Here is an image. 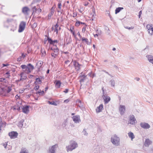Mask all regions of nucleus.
Wrapping results in <instances>:
<instances>
[{
  "label": "nucleus",
  "mask_w": 153,
  "mask_h": 153,
  "mask_svg": "<svg viewBox=\"0 0 153 153\" xmlns=\"http://www.w3.org/2000/svg\"><path fill=\"white\" fill-rule=\"evenodd\" d=\"M83 133L85 135L87 136L88 135V133L86 131L85 129H84L83 131H82Z\"/></svg>",
  "instance_id": "6e6d98bb"
},
{
  "label": "nucleus",
  "mask_w": 153,
  "mask_h": 153,
  "mask_svg": "<svg viewBox=\"0 0 153 153\" xmlns=\"http://www.w3.org/2000/svg\"><path fill=\"white\" fill-rule=\"evenodd\" d=\"M37 26V24L36 23H34L32 25V27L33 28H35Z\"/></svg>",
  "instance_id": "09e8293b"
},
{
  "label": "nucleus",
  "mask_w": 153,
  "mask_h": 153,
  "mask_svg": "<svg viewBox=\"0 0 153 153\" xmlns=\"http://www.w3.org/2000/svg\"><path fill=\"white\" fill-rule=\"evenodd\" d=\"M26 66L27 70V74L30 73L31 71L34 68V66L30 63L28 64Z\"/></svg>",
  "instance_id": "ddd939ff"
},
{
  "label": "nucleus",
  "mask_w": 153,
  "mask_h": 153,
  "mask_svg": "<svg viewBox=\"0 0 153 153\" xmlns=\"http://www.w3.org/2000/svg\"><path fill=\"white\" fill-rule=\"evenodd\" d=\"M36 81L34 82V84L36 85L40 84L42 83V81L39 78H36Z\"/></svg>",
  "instance_id": "bb28decb"
},
{
  "label": "nucleus",
  "mask_w": 153,
  "mask_h": 153,
  "mask_svg": "<svg viewBox=\"0 0 153 153\" xmlns=\"http://www.w3.org/2000/svg\"><path fill=\"white\" fill-rule=\"evenodd\" d=\"M45 36L47 37V40L48 41V42L50 43V45H55L54 44L55 43H58L59 42V41L57 40H53L49 36H47V35H45Z\"/></svg>",
  "instance_id": "0eeeda50"
},
{
  "label": "nucleus",
  "mask_w": 153,
  "mask_h": 153,
  "mask_svg": "<svg viewBox=\"0 0 153 153\" xmlns=\"http://www.w3.org/2000/svg\"><path fill=\"white\" fill-rule=\"evenodd\" d=\"M41 54L42 56H45L46 55V52L44 48H41Z\"/></svg>",
  "instance_id": "2f4dec72"
},
{
  "label": "nucleus",
  "mask_w": 153,
  "mask_h": 153,
  "mask_svg": "<svg viewBox=\"0 0 153 153\" xmlns=\"http://www.w3.org/2000/svg\"><path fill=\"white\" fill-rule=\"evenodd\" d=\"M8 135L10 138L15 139L17 137L18 133L16 131H13L9 132Z\"/></svg>",
  "instance_id": "423d86ee"
},
{
  "label": "nucleus",
  "mask_w": 153,
  "mask_h": 153,
  "mask_svg": "<svg viewBox=\"0 0 153 153\" xmlns=\"http://www.w3.org/2000/svg\"><path fill=\"white\" fill-rule=\"evenodd\" d=\"M81 109H83L84 108L83 103L80 104H76Z\"/></svg>",
  "instance_id": "ea45409f"
},
{
  "label": "nucleus",
  "mask_w": 153,
  "mask_h": 153,
  "mask_svg": "<svg viewBox=\"0 0 153 153\" xmlns=\"http://www.w3.org/2000/svg\"><path fill=\"white\" fill-rule=\"evenodd\" d=\"M33 11H36L37 10V8H36V7L35 6H34L33 7Z\"/></svg>",
  "instance_id": "338daca9"
},
{
  "label": "nucleus",
  "mask_w": 153,
  "mask_h": 153,
  "mask_svg": "<svg viewBox=\"0 0 153 153\" xmlns=\"http://www.w3.org/2000/svg\"><path fill=\"white\" fill-rule=\"evenodd\" d=\"M22 58L21 56H20L19 58H18L17 61H20L22 60Z\"/></svg>",
  "instance_id": "e2e57ef3"
},
{
  "label": "nucleus",
  "mask_w": 153,
  "mask_h": 153,
  "mask_svg": "<svg viewBox=\"0 0 153 153\" xmlns=\"http://www.w3.org/2000/svg\"><path fill=\"white\" fill-rule=\"evenodd\" d=\"M129 118V123L131 125H134L137 123V121L133 115H130Z\"/></svg>",
  "instance_id": "39448f33"
},
{
  "label": "nucleus",
  "mask_w": 153,
  "mask_h": 153,
  "mask_svg": "<svg viewBox=\"0 0 153 153\" xmlns=\"http://www.w3.org/2000/svg\"><path fill=\"white\" fill-rule=\"evenodd\" d=\"M41 1V0H33L31 3L32 4H34L35 3H38Z\"/></svg>",
  "instance_id": "49530a36"
},
{
  "label": "nucleus",
  "mask_w": 153,
  "mask_h": 153,
  "mask_svg": "<svg viewBox=\"0 0 153 153\" xmlns=\"http://www.w3.org/2000/svg\"><path fill=\"white\" fill-rule=\"evenodd\" d=\"M1 92H5L6 91L7 92V90L5 88H1Z\"/></svg>",
  "instance_id": "de8ad7c7"
},
{
  "label": "nucleus",
  "mask_w": 153,
  "mask_h": 153,
  "mask_svg": "<svg viewBox=\"0 0 153 153\" xmlns=\"http://www.w3.org/2000/svg\"><path fill=\"white\" fill-rule=\"evenodd\" d=\"M146 57L149 62L153 64V56L151 55H148L146 56Z\"/></svg>",
  "instance_id": "5701e85b"
},
{
  "label": "nucleus",
  "mask_w": 153,
  "mask_h": 153,
  "mask_svg": "<svg viewBox=\"0 0 153 153\" xmlns=\"http://www.w3.org/2000/svg\"><path fill=\"white\" fill-rule=\"evenodd\" d=\"M76 104H80V103H82V101L81 100H77L76 101Z\"/></svg>",
  "instance_id": "13d9d810"
},
{
  "label": "nucleus",
  "mask_w": 153,
  "mask_h": 153,
  "mask_svg": "<svg viewBox=\"0 0 153 153\" xmlns=\"http://www.w3.org/2000/svg\"><path fill=\"white\" fill-rule=\"evenodd\" d=\"M88 75L92 78L96 76V74L94 73H93L92 71H91L89 73Z\"/></svg>",
  "instance_id": "f704fd0d"
},
{
  "label": "nucleus",
  "mask_w": 153,
  "mask_h": 153,
  "mask_svg": "<svg viewBox=\"0 0 153 153\" xmlns=\"http://www.w3.org/2000/svg\"><path fill=\"white\" fill-rule=\"evenodd\" d=\"M26 25L25 22L22 21L20 23L19 25L18 32L19 33L22 32L25 29Z\"/></svg>",
  "instance_id": "20e7f679"
},
{
  "label": "nucleus",
  "mask_w": 153,
  "mask_h": 153,
  "mask_svg": "<svg viewBox=\"0 0 153 153\" xmlns=\"http://www.w3.org/2000/svg\"><path fill=\"white\" fill-rule=\"evenodd\" d=\"M78 147L77 143L74 141H71L70 142V145L66 146V148L68 152L71 151Z\"/></svg>",
  "instance_id": "f257e3e1"
},
{
  "label": "nucleus",
  "mask_w": 153,
  "mask_h": 153,
  "mask_svg": "<svg viewBox=\"0 0 153 153\" xmlns=\"http://www.w3.org/2000/svg\"><path fill=\"white\" fill-rule=\"evenodd\" d=\"M81 75L79 77H81V78L79 80V82L81 83L83 82H85L86 78L87 76H86L84 74H82V73H81Z\"/></svg>",
  "instance_id": "a211bd4d"
},
{
  "label": "nucleus",
  "mask_w": 153,
  "mask_h": 153,
  "mask_svg": "<svg viewBox=\"0 0 153 153\" xmlns=\"http://www.w3.org/2000/svg\"><path fill=\"white\" fill-rule=\"evenodd\" d=\"M54 7H53L51 9L50 13L48 16V20H50L51 19V16L53 15L54 12Z\"/></svg>",
  "instance_id": "6ab92c4d"
},
{
  "label": "nucleus",
  "mask_w": 153,
  "mask_h": 153,
  "mask_svg": "<svg viewBox=\"0 0 153 153\" xmlns=\"http://www.w3.org/2000/svg\"><path fill=\"white\" fill-rule=\"evenodd\" d=\"M86 26H84L82 28V32H83V33H84L85 30H86Z\"/></svg>",
  "instance_id": "bf43d9fd"
},
{
  "label": "nucleus",
  "mask_w": 153,
  "mask_h": 153,
  "mask_svg": "<svg viewBox=\"0 0 153 153\" xmlns=\"http://www.w3.org/2000/svg\"><path fill=\"white\" fill-rule=\"evenodd\" d=\"M7 81L5 78L2 77L0 78V82H6Z\"/></svg>",
  "instance_id": "c03bdc74"
},
{
  "label": "nucleus",
  "mask_w": 153,
  "mask_h": 153,
  "mask_svg": "<svg viewBox=\"0 0 153 153\" xmlns=\"http://www.w3.org/2000/svg\"><path fill=\"white\" fill-rule=\"evenodd\" d=\"M24 121V119H22L18 123V126L20 128L23 127V123Z\"/></svg>",
  "instance_id": "c756f323"
},
{
  "label": "nucleus",
  "mask_w": 153,
  "mask_h": 153,
  "mask_svg": "<svg viewBox=\"0 0 153 153\" xmlns=\"http://www.w3.org/2000/svg\"><path fill=\"white\" fill-rule=\"evenodd\" d=\"M92 12H93V13L92 15V16L93 17L94 16H96V13H95V10L94 9H92Z\"/></svg>",
  "instance_id": "864d4df0"
},
{
  "label": "nucleus",
  "mask_w": 153,
  "mask_h": 153,
  "mask_svg": "<svg viewBox=\"0 0 153 153\" xmlns=\"http://www.w3.org/2000/svg\"><path fill=\"white\" fill-rule=\"evenodd\" d=\"M69 90L68 89H66L65 90V91H64V92L66 93L68 92Z\"/></svg>",
  "instance_id": "774afa93"
},
{
  "label": "nucleus",
  "mask_w": 153,
  "mask_h": 153,
  "mask_svg": "<svg viewBox=\"0 0 153 153\" xmlns=\"http://www.w3.org/2000/svg\"><path fill=\"white\" fill-rule=\"evenodd\" d=\"M57 146L58 145L57 144L53 146L51 148H50L49 153H55V151Z\"/></svg>",
  "instance_id": "dca6fc26"
},
{
  "label": "nucleus",
  "mask_w": 153,
  "mask_h": 153,
  "mask_svg": "<svg viewBox=\"0 0 153 153\" xmlns=\"http://www.w3.org/2000/svg\"><path fill=\"white\" fill-rule=\"evenodd\" d=\"M39 92L40 96H42L44 95V92L43 90L41 91V90L40 89Z\"/></svg>",
  "instance_id": "603ef678"
},
{
  "label": "nucleus",
  "mask_w": 153,
  "mask_h": 153,
  "mask_svg": "<svg viewBox=\"0 0 153 153\" xmlns=\"http://www.w3.org/2000/svg\"><path fill=\"white\" fill-rule=\"evenodd\" d=\"M152 141L149 139H146L145 141L144 145L145 146L148 147L150 145L152 144Z\"/></svg>",
  "instance_id": "412c9836"
},
{
  "label": "nucleus",
  "mask_w": 153,
  "mask_h": 153,
  "mask_svg": "<svg viewBox=\"0 0 153 153\" xmlns=\"http://www.w3.org/2000/svg\"><path fill=\"white\" fill-rule=\"evenodd\" d=\"M13 20L12 19H7L6 21L4 22V27H8V25H10V23L13 21Z\"/></svg>",
  "instance_id": "f8f14e48"
},
{
  "label": "nucleus",
  "mask_w": 153,
  "mask_h": 153,
  "mask_svg": "<svg viewBox=\"0 0 153 153\" xmlns=\"http://www.w3.org/2000/svg\"><path fill=\"white\" fill-rule=\"evenodd\" d=\"M20 153H28V152L25 148H22Z\"/></svg>",
  "instance_id": "58836bf2"
},
{
  "label": "nucleus",
  "mask_w": 153,
  "mask_h": 153,
  "mask_svg": "<svg viewBox=\"0 0 153 153\" xmlns=\"http://www.w3.org/2000/svg\"><path fill=\"white\" fill-rule=\"evenodd\" d=\"M72 119L74 122L76 123H79L81 121L80 116L78 115L73 116L72 117Z\"/></svg>",
  "instance_id": "6e6552de"
},
{
  "label": "nucleus",
  "mask_w": 153,
  "mask_h": 153,
  "mask_svg": "<svg viewBox=\"0 0 153 153\" xmlns=\"http://www.w3.org/2000/svg\"><path fill=\"white\" fill-rule=\"evenodd\" d=\"M21 68L23 69V71L26 74H27V66L26 65H22L21 66Z\"/></svg>",
  "instance_id": "cd10ccee"
},
{
  "label": "nucleus",
  "mask_w": 153,
  "mask_h": 153,
  "mask_svg": "<svg viewBox=\"0 0 153 153\" xmlns=\"http://www.w3.org/2000/svg\"><path fill=\"white\" fill-rule=\"evenodd\" d=\"M29 106L26 105L22 108V111L25 114H27L28 113L29 110Z\"/></svg>",
  "instance_id": "aec40b11"
},
{
  "label": "nucleus",
  "mask_w": 153,
  "mask_h": 153,
  "mask_svg": "<svg viewBox=\"0 0 153 153\" xmlns=\"http://www.w3.org/2000/svg\"><path fill=\"white\" fill-rule=\"evenodd\" d=\"M81 39L82 41V42H85L87 44V45H90L91 44V42H88V39L84 37H82L81 38Z\"/></svg>",
  "instance_id": "b1692460"
},
{
  "label": "nucleus",
  "mask_w": 153,
  "mask_h": 153,
  "mask_svg": "<svg viewBox=\"0 0 153 153\" xmlns=\"http://www.w3.org/2000/svg\"><path fill=\"white\" fill-rule=\"evenodd\" d=\"M74 28L73 26H71L70 27V31L71 33L73 32V30H74Z\"/></svg>",
  "instance_id": "052dcab7"
},
{
  "label": "nucleus",
  "mask_w": 153,
  "mask_h": 153,
  "mask_svg": "<svg viewBox=\"0 0 153 153\" xmlns=\"http://www.w3.org/2000/svg\"><path fill=\"white\" fill-rule=\"evenodd\" d=\"M61 84V82H60V81H56L55 86L56 87V88H59L60 87Z\"/></svg>",
  "instance_id": "7c9ffc66"
},
{
  "label": "nucleus",
  "mask_w": 153,
  "mask_h": 153,
  "mask_svg": "<svg viewBox=\"0 0 153 153\" xmlns=\"http://www.w3.org/2000/svg\"><path fill=\"white\" fill-rule=\"evenodd\" d=\"M58 54H56V53H54V52H53L51 53V55L54 58H56V56H58Z\"/></svg>",
  "instance_id": "37998d69"
},
{
  "label": "nucleus",
  "mask_w": 153,
  "mask_h": 153,
  "mask_svg": "<svg viewBox=\"0 0 153 153\" xmlns=\"http://www.w3.org/2000/svg\"><path fill=\"white\" fill-rule=\"evenodd\" d=\"M58 8L60 10H58L57 12L58 13L60 12L61 14L63 13L62 12H63V10H61L62 4L60 2H59L58 3Z\"/></svg>",
  "instance_id": "393cba45"
},
{
  "label": "nucleus",
  "mask_w": 153,
  "mask_h": 153,
  "mask_svg": "<svg viewBox=\"0 0 153 153\" xmlns=\"http://www.w3.org/2000/svg\"><path fill=\"white\" fill-rule=\"evenodd\" d=\"M73 65L74 66L75 69L76 71H78L80 69V66L81 65L77 62L74 61H73Z\"/></svg>",
  "instance_id": "2eb2a0df"
},
{
  "label": "nucleus",
  "mask_w": 153,
  "mask_h": 153,
  "mask_svg": "<svg viewBox=\"0 0 153 153\" xmlns=\"http://www.w3.org/2000/svg\"><path fill=\"white\" fill-rule=\"evenodd\" d=\"M102 89L103 94V95L102 96V97L104 100L105 103V104H107L110 101L111 98L109 96L104 94V87H102Z\"/></svg>",
  "instance_id": "7ed1b4c3"
},
{
  "label": "nucleus",
  "mask_w": 153,
  "mask_h": 153,
  "mask_svg": "<svg viewBox=\"0 0 153 153\" xmlns=\"http://www.w3.org/2000/svg\"><path fill=\"white\" fill-rule=\"evenodd\" d=\"M125 107L124 105H120L119 108V111L120 114L123 115L125 112Z\"/></svg>",
  "instance_id": "4468645a"
},
{
  "label": "nucleus",
  "mask_w": 153,
  "mask_h": 153,
  "mask_svg": "<svg viewBox=\"0 0 153 153\" xmlns=\"http://www.w3.org/2000/svg\"><path fill=\"white\" fill-rule=\"evenodd\" d=\"M30 11V9L27 7H24L22 10V13L25 15H27L29 14V12Z\"/></svg>",
  "instance_id": "1a4fd4ad"
},
{
  "label": "nucleus",
  "mask_w": 153,
  "mask_h": 153,
  "mask_svg": "<svg viewBox=\"0 0 153 153\" xmlns=\"http://www.w3.org/2000/svg\"><path fill=\"white\" fill-rule=\"evenodd\" d=\"M123 9V8L122 7H118L115 10V14H117L119 13L121 10Z\"/></svg>",
  "instance_id": "72a5a7b5"
},
{
  "label": "nucleus",
  "mask_w": 153,
  "mask_h": 153,
  "mask_svg": "<svg viewBox=\"0 0 153 153\" xmlns=\"http://www.w3.org/2000/svg\"><path fill=\"white\" fill-rule=\"evenodd\" d=\"M80 22L79 21H77L76 22L75 25L76 26L78 27L80 25L79 24Z\"/></svg>",
  "instance_id": "4d7b16f0"
},
{
  "label": "nucleus",
  "mask_w": 153,
  "mask_h": 153,
  "mask_svg": "<svg viewBox=\"0 0 153 153\" xmlns=\"http://www.w3.org/2000/svg\"><path fill=\"white\" fill-rule=\"evenodd\" d=\"M21 77L22 78L23 80L27 78V75L26 74H25L24 72H22L20 74Z\"/></svg>",
  "instance_id": "473e14b6"
},
{
  "label": "nucleus",
  "mask_w": 153,
  "mask_h": 153,
  "mask_svg": "<svg viewBox=\"0 0 153 153\" xmlns=\"http://www.w3.org/2000/svg\"><path fill=\"white\" fill-rule=\"evenodd\" d=\"M103 108V105L102 104H100L97 107L96 109V111L97 113H99L102 111Z\"/></svg>",
  "instance_id": "4be33fe9"
},
{
  "label": "nucleus",
  "mask_w": 153,
  "mask_h": 153,
  "mask_svg": "<svg viewBox=\"0 0 153 153\" xmlns=\"http://www.w3.org/2000/svg\"><path fill=\"white\" fill-rule=\"evenodd\" d=\"M39 88V85H36L34 87V89L36 91L38 90Z\"/></svg>",
  "instance_id": "3c124183"
},
{
  "label": "nucleus",
  "mask_w": 153,
  "mask_h": 153,
  "mask_svg": "<svg viewBox=\"0 0 153 153\" xmlns=\"http://www.w3.org/2000/svg\"><path fill=\"white\" fill-rule=\"evenodd\" d=\"M43 62L41 61H39L37 63L36 67H37L38 69H39V68L42 66L43 65Z\"/></svg>",
  "instance_id": "a878e982"
},
{
  "label": "nucleus",
  "mask_w": 153,
  "mask_h": 153,
  "mask_svg": "<svg viewBox=\"0 0 153 153\" xmlns=\"http://www.w3.org/2000/svg\"><path fill=\"white\" fill-rule=\"evenodd\" d=\"M120 139L116 134H114L111 137V142L112 144L115 146L120 145Z\"/></svg>",
  "instance_id": "f03ea898"
},
{
  "label": "nucleus",
  "mask_w": 153,
  "mask_h": 153,
  "mask_svg": "<svg viewBox=\"0 0 153 153\" xmlns=\"http://www.w3.org/2000/svg\"><path fill=\"white\" fill-rule=\"evenodd\" d=\"M146 27L149 33L152 35L153 34V25L151 24H148L146 25Z\"/></svg>",
  "instance_id": "9d476101"
},
{
  "label": "nucleus",
  "mask_w": 153,
  "mask_h": 153,
  "mask_svg": "<svg viewBox=\"0 0 153 153\" xmlns=\"http://www.w3.org/2000/svg\"><path fill=\"white\" fill-rule=\"evenodd\" d=\"M7 145V143L6 142H5V143H4L3 144V146L4 147L5 149L6 148Z\"/></svg>",
  "instance_id": "680f3d73"
},
{
  "label": "nucleus",
  "mask_w": 153,
  "mask_h": 153,
  "mask_svg": "<svg viewBox=\"0 0 153 153\" xmlns=\"http://www.w3.org/2000/svg\"><path fill=\"white\" fill-rule=\"evenodd\" d=\"M140 126L143 128L147 129L149 128L150 126L149 124L146 123H141L140 124Z\"/></svg>",
  "instance_id": "9b49d317"
},
{
  "label": "nucleus",
  "mask_w": 153,
  "mask_h": 153,
  "mask_svg": "<svg viewBox=\"0 0 153 153\" xmlns=\"http://www.w3.org/2000/svg\"><path fill=\"white\" fill-rule=\"evenodd\" d=\"M96 32L98 35H100L102 34V31L100 30L97 29Z\"/></svg>",
  "instance_id": "79ce46f5"
},
{
  "label": "nucleus",
  "mask_w": 153,
  "mask_h": 153,
  "mask_svg": "<svg viewBox=\"0 0 153 153\" xmlns=\"http://www.w3.org/2000/svg\"><path fill=\"white\" fill-rule=\"evenodd\" d=\"M7 88L8 89L7 90V93H9L12 90L11 87L9 86Z\"/></svg>",
  "instance_id": "a18cd8bd"
},
{
  "label": "nucleus",
  "mask_w": 153,
  "mask_h": 153,
  "mask_svg": "<svg viewBox=\"0 0 153 153\" xmlns=\"http://www.w3.org/2000/svg\"><path fill=\"white\" fill-rule=\"evenodd\" d=\"M125 27V28H126V29H128L129 30L133 29L134 28V27H133V26H131L130 27H128L126 26V27Z\"/></svg>",
  "instance_id": "5fc2aeb1"
},
{
  "label": "nucleus",
  "mask_w": 153,
  "mask_h": 153,
  "mask_svg": "<svg viewBox=\"0 0 153 153\" xmlns=\"http://www.w3.org/2000/svg\"><path fill=\"white\" fill-rule=\"evenodd\" d=\"M10 31L14 32L16 30L17 25L15 23H13L10 25Z\"/></svg>",
  "instance_id": "f3484780"
},
{
  "label": "nucleus",
  "mask_w": 153,
  "mask_h": 153,
  "mask_svg": "<svg viewBox=\"0 0 153 153\" xmlns=\"http://www.w3.org/2000/svg\"><path fill=\"white\" fill-rule=\"evenodd\" d=\"M128 135L129 137L131 138V140L132 141L135 138V136L134 134L131 132H129L128 133Z\"/></svg>",
  "instance_id": "c85d7f7f"
},
{
  "label": "nucleus",
  "mask_w": 153,
  "mask_h": 153,
  "mask_svg": "<svg viewBox=\"0 0 153 153\" xmlns=\"http://www.w3.org/2000/svg\"><path fill=\"white\" fill-rule=\"evenodd\" d=\"M55 46L56 47V48H55L54 49L53 51V52L54 53H56L57 54H58L59 53V49L57 48L56 45H55Z\"/></svg>",
  "instance_id": "e433bc0d"
},
{
  "label": "nucleus",
  "mask_w": 153,
  "mask_h": 153,
  "mask_svg": "<svg viewBox=\"0 0 153 153\" xmlns=\"http://www.w3.org/2000/svg\"><path fill=\"white\" fill-rule=\"evenodd\" d=\"M110 82L111 83V86L113 87H114L115 85V81L114 79H112L110 81Z\"/></svg>",
  "instance_id": "4c0bfd02"
},
{
  "label": "nucleus",
  "mask_w": 153,
  "mask_h": 153,
  "mask_svg": "<svg viewBox=\"0 0 153 153\" xmlns=\"http://www.w3.org/2000/svg\"><path fill=\"white\" fill-rule=\"evenodd\" d=\"M5 124H6V123L5 122L4 123L1 122L0 123V127L1 128V127L3 126L4 125V126H5Z\"/></svg>",
  "instance_id": "8fccbe9b"
},
{
  "label": "nucleus",
  "mask_w": 153,
  "mask_h": 153,
  "mask_svg": "<svg viewBox=\"0 0 153 153\" xmlns=\"http://www.w3.org/2000/svg\"><path fill=\"white\" fill-rule=\"evenodd\" d=\"M141 14H142V11L140 10V12H139V15H138V17H139V18H140Z\"/></svg>",
  "instance_id": "69168bd1"
},
{
  "label": "nucleus",
  "mask_w": 153,
  "mask_h": 153,
  "mask_svg": "<svg viewBox=\"0 0 153 153\" xmlns=\"http://www.w3.org/2000/svg\"><path fill=\"white\" fill-rule=\"evenodd\" d=\"M48 103L52 105H57L56 103L54 101H48Z\"/></svg>",
  "instance_id": "a19ab883"
},
{
  "label": "nucleus",
  "mask_w": 153,
  "mask_h": 153,
  "mask_svg": "<svg viewBox=\"0 0 153 153\" xmlns=\"http://www.w3.org/2000/svg\"><path fill=\"white\" fill-rule=\"evenodd\" d=\"M25 56L26 55L24 54V53H22V56H21L22 59H24L25 57Z\"/></svg>",
  "instance_id": "0e129e2a"
},
{
  "label": "nucleus",
  "mask_w": 153,
  "mask_h": 153,
  "mask_svg": "<svg viewBox=\"0 0 153 153\" xmlns=\"http://www.w3.org/2000/svg\"><path fill=\"white\" fill-rule=\"evenodd\" d=\"M55 29H54V32H56V34H57L58 33V27H59V25L57 23L55 25Z\"/></svg>",
  "instance_id": "c9c22d12"
}]
</instances>
